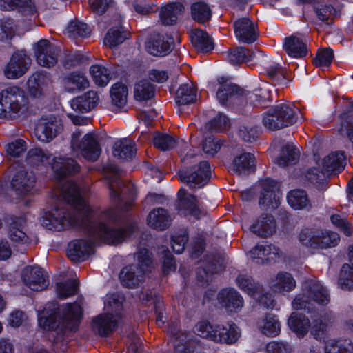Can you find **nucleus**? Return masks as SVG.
I'll list each match as a JSON object with an SVG mask.
<instances>
[{"label": "nucleus", "instance_id": "obj_39", "mask_svg": "<svg viewBox=\"0 0 353 353\" xmlns=\"http://www.w3.org/2000/svg\"><path fill=\"white\" fill-rule=\"evenodd\" d=\"M119 277L121 285L125 287L139 285L145 279V276L136 270L134 265L124 267L121 270Z\"/></svg>", "mask_w": 353, "mask_h": 353}, {"label": "nucleus", "instance_id": "obj_55", "mask_svg": "<svg viewBox=\"0 0 353 353\" xmlns=\"http://www.w3.org/2000/svg\"><path fill=\"white\" fill-rule=\"evenodd\" d=\"M153 143L157 148L165 151L172 149L176 143V139L167 134L156 132L153 137Z\"/></svg>", "mask_w": 353, "mask_h": 353}, {"label": "nucleus", "instance_id": "obj_13", "mask_svg": "<svg viewBox=\"0 0 353 353\" xmlns=\"http://www.w3.org/2000/svg\"><path fill=\"white\" fill-rule=\"evenodd\" d=\"M109 183L110 197L115 202L123 201L125 199L132 200L135 196V188L132 183H125L118 173L116 167L112 168V172L106 176Z\"/></svg>", "mask_w": 353, "mask_h": 353}, {"label": "nucleus", "instance_id": "obj_62", "mask_svg": "<svg viewBox=\"0 0 353 353\" xmlns=\"http://www.w3.org/2000/svg\"><path fill=\"white\" fill-rule=\"evenodd\" d=\"M92 11L97 14H103L109 9L116 8L115 0H90Z\"/></svg>", "mask_w": 353, "mask_h": 353}, {"label": "nucleus", "instance_id": "obj_61", "mask_svg": "<svg viewBox=\"0 0 353 353\" xmlns=\"http://www.w3.org/2000/svg\"><path fill=\"white\" fill-rule=\"evenodd\" d=\"M325 172L322 169L313 168L310 169L305 174V178L319 188H322L325 183Z\"/></svg>", "mask_w": 353, "mask_h": 353}, {"label": "nucleus", "instance_id": "obj_10", "mask_svg": "<svg viewBox=\"0 0 353 353\" xmlns=\"http://www.w3.org/2000/svg\"><path fill=\"white\" fill-rule=\"evenodd\" d=\"M299 240L308 248L324 249L336 246L340 238L336 232L329 230L312 232L303 230L299 234Z\"/></svg>", "mask_w": 353, "mask_h": 353}, {"label": "nucleus", "instance_id": "obj_51", "mask_svg": "<svg viewBox=\"0 0 353 353\" xmlns=\"http://www.w3.org/2000/svg\"><path fill=\"white\" fill-rule=\"evenodd\" d=\"M90 73L95 84L98 86L107 85L110 80V73L108 70L100 65H93L90 68Z\"/></svg>", "mask_w": 353, "mask_h": 353}, {"label": "nucleus", "instance_id": "obj_58", "mask_svg": "<svg viewBox=\"0 0 353 353\" xmlns=\"http://www.w3.org/2000/svg\"><path fill=\"white\" fill-rule=\"evenodd\" d=\"M316 16L322 22V25L330 26L332 23V19L336 14L334 8L330 5H323L316 8Z\"/></svg>", "mask_w": 353, "mask_h": 353}, {"label": "nucleus", "instance_id": "obj_30", "mask_svg": "<svg viewBox=\"0 0 353 353\" xmlns=\"http://www.w3.org/2000/svg\"><path fill=\"white\" fill-rule=\"evenodd\" d=\"M172 42V38L167 35H154L148 43V52L154 56L165 55L170 51Z\"/></svg>", "mask_w": 353, "mask_h": 353}, {"label": "nucleus", "instance_id": "obj_38", "mask_svg": "<svg viewBox=\"0 0 353 353\" xmlns=\"http://www.w3.org/2000/svg\"><path fill=\"white\" fill-rule=\"evenodd\" d=\"M255 165V157L250 152H241L235 154L232 166V170L240 175L245 173Z\"/></svg>", "mask_w": 353, "mask_h": 353}, {"label": "nucleus", "instance_id": "obj_14", "mask_svg": "<svg viewBox=\"0 0 353 353\" xmlns=\"http://www.w3.org/2000/svg\"><path fill=\"white\" fill-rule=\"evenodd\" d=\"M60 48L46 39H41L34 45L37 62L43 67L54 65L58 60Z\"/></svg>", "mask_w": 353, "mask_h": 353}, {"label": "nucleus", "instance_id": "obj_21", "mask_svg": "<svg viewBox=\"0 0 353 353\" xmlns=\"http://www.w3.org/2000/svg\"><path fill=\"white\" fill-rule=\"evenodd\" d=\"M139 299L143 304L146 305L150 303L154 305V312L157 316L156 323L158 326H163L167 316L162 296L159 294H153L150 288H146L145 291H141L139 293Z\"/></svg>", "mask_w": 353, "mask_h": 353}, {"label": "nucleus", "instance_id": "obj_2", "mask_svg": "<svg viewBox=\"0 0 353 353\" xmlns=\"http://www.w3.org/2000/svg\"><path fill=\"white\" fill-rule=\"evenodd\" d=\"M330 301L327 288H305L303 293L296 296L293 300L292 307L296 310H304L310 314L312 325L307 317L303 314L292 312L288 321L290 329L298 337H303L311 326V334L319 341L325 336L327 324L331 321L330 312L325 310H317L312 302L325 305Z\"/></svg>", "mask_w": 353, "mask_h": 353}, {"label": "nucleus", "instance_id": "obj_24", "mask_svg": "<svg viewBox=\"0 0 353 353\" xmlns=\"http://www.w3.org/2000/svg\"><path fill=\"white\" fill-rule=\"evenodd\" d=\"M21 278L23 283L27 286L48 287L49 285L48 274L37 265L26 266L21 270Z\"/></svg>", "mask_w": 353, "mask_h": 353}, {"label": "nucleus", "instance_id": "obj_56", "mask_svg": "<svg viewBox=\"0 0 353 353\" xmlns=\"http://www.w3.org/2000/svg\"><path fill=\"white\" fill-rule=\"evenodd\" d=\"M213 271L217 272L216 268H213L212 265L208 266V268H199L196 272V281L199 286L203 287L212 284L214 276Z\"/></svg>", "mask_w": 353, "mask_h": 353}, {"label": "nucleus", "instance_id": "obj_57", "mask_svg": "<svg viewBox=\"0 0 353 353\" xmlns=\"http://www.w3.org/2000/svg\"><path fill=\"white\" fill-rule=\"evenodd\" d=\"M270 97L268 90L265 88L255 90L254 92H249L246 95L247 99H248L251 103L255 106L260 105L261 107H265L267 105Z\"/></svg>", "mask_w": 353, "mask_h": 353}, {"label": "nucleus", "instance_id": "obj_28", "mask_svg": "<svg viewBox=\"0 0 353 353\" xmlns=\"http://www.w3.org/2000/svg\"><path fill=\"white\" fill-rule=\"evenodd\" d=\"M263 57V53L260 50L250 51L245 47H236L228 54V59L233 64L254 61L257 63L260 58Z\"/></svg>", "mask_w": 353, "mask_h": 353}, {"label": "nucleus", "instance_id": "obj_4", "mask_svg": "<svg viewBox=\"0 0 353 353\" xmlns=\"http://www.w3.org/2000/svg\"><path fill=\"white\" fill-rule=\"evenodd\" d=\"M123 301L124 296L119 293L108 294L105 296V312L92 319L91 327L95 334L105 337L115 330L123 310Z\"/></svg>", "mask_w": 353, "mask_h": 353}, {"label": "nucleus", "instance_id": "obj_31", "mask_svg": "<svg viewBox=\"0 0 353 353\" xmlns=\"http://www.w3.org/2000/svg\"><path fill=\"white\" fill-rule=\"evenodd\" d=\"M250 230L259 236L268 237L275 232L276 223L272 216H261L250 226Z\"/></svg>", "mask_w": 353, "mask_h": 353}, {"label": "nucleus", "instance_id": "obj_64", "mask_svg": "<svg viewBox=\"0 0 353 353\" xmlns=\"http://www.w3.org/2000/svg\"><path fill=\"white\" fill-rule=\"evenodd\" d=\"M339 284L347 287H353V269L349 264H343L339 278Z\"/></svg>", "mask_w": 353, "mask_h": 353}, {"label": "nucleus", "instance_id": "obj_20", "mask_svg": "<svg viewBox=\"0 0 353 353\" xmlns=\"http://www.w3.org/2000/svg\"><path fill=\"white\" fill-rule=\"evenodd\" d=\"M236 38L241 42L251 43L258 37L256 24L249 17H242L234 23Z\"/></svg>", "mask_w": 353, "mask_h": 353}, {"label": "nucleus", "instance_id": "obj_45", "mask_svg": "<svg viewBox=\"0 0 353 353\" xmlns=\"http://www.w3.org/2000/svg\"><path fill=\"white\" fill-rule=\"evenodd\" d=\"M190 38L194 46L199 50L208 52L213 49V43L208 34L202 30L192 31Z\"/></svg>", "mask_w": 353, "mask_h": 353}, {"label": "nucleus", "instance_id": "obj_8", "mask_svg": "<svg viewBox=\"0 0 353 353\" xmlns=\"http://www.w3.org/2000/svg\"><path fill=\"white\" fill-rule=\"evenodd\" d=\"M53 162L51 164L52 168L55 173L56 178L59 181H61L62 178L68 176L76 174L79 172L80 170L79 165L72 158L68 157H55L53 158ZM70 183L75 189V192H77V196L84 203H86L85 200L81 197L79 188L77 185L72 182V181H65L63 183L59 181V186L61 188V191L64 199L70 205L73 206V208H79L80 205L77 203V202H69L65 196V193L63 192V188L66 185V184Z\"/></svg>", "mask_w": 353, "mask_h": 353}, {"label": "nucleus", "instance_id": "obj_5", "mask_svg": "<svg viewBox=\"0 0 353 353\" xmlns=\"http://www.w3.org/2000/svg\"><path fill=\"white\" fill-rule=\"evenodd\" d=\"M194 330L202 338L229 345L235 343L241 334L240 328L233 322H228L225 325H213L207 321H201L196 324Z\"/></svg>", "mask_w": 353, "mask_h": 353}, {"label": "nucleus", "instance_id": "obj_26", "mask_svg": "<svg viewBox=\"0 0 353 353\" xmlns=\"http://www.w3.org/2000/svg\"><path fill=\"white\" fill-rule=\"evenodd\" d=\"M283 252L273 245H257L250 251L252 259H261V262H276L283 256Z\"/></svg>", "mask_w": 353, "mask_h": 353}, {"label": "nucleus", "instance_id": "obj_52", "mask_svg": "<svg viewBox=\"0 0 353 353\" xmlns=\"http://www.w3.org/2000/svg\"><path fill=\"white\" fill-rule=\"evenodd\" d=\"M127 39V34L120 28H112L106 34L104 38L105 46L113 48L121 44Z\"/></svg>", "mask_w": 353, "mask_h": 353}, {"label": "nucleus", "instance_id": "obj_42", "mask_svg": "<svg viewBox=\"0 0 353 353\" xmlns=\"http://www.w3.org/2000/svg\"><path fill=\"white\" fill-rule=\"evenodd\" d=\"M192 18L201 23L208 21L212 17V10L208 4L203 1H194L190 7Z\"/></svg>", "mask_w": 353, "mask_h": 353}, {"label": "nucleus", "instance_id": "obj_36", "mask_svg": "<svg viewBox=\"0 0 353 353\" xmlns=\"http://www.w3.org/2000/svg\"><path fill=\"white\" fill-rule=\"evenodd\" d=\"M128 88L121 83H114L110 90L111 103L114 111H119L124 109L127 104Z\"/></svg>", "mask_w": 353, "mask_h": 353}, {"label": "nucleus", "instance_id": "obj_11", "mask_svg": "<svg viewBox=\"0 0 353 353\" xmlns=\"http://www.w3.org/2000/svg\"><path fill=\"white\" fill-rule=\"evenodd\" d=\"M81 135V132L79 130L73 132L71 140L72 150L80 153L88 160L92 161L97 160L101 150L95 136L92 133H88L79 141Z\"/></svg>", "mask_w": 353, "mask_h": 353}, {"label": "nucleus", "instance_id": "obj_35", "mask_svg": "<svg viewBox=\"0 0 353 353\" xmlns=\"http://www.w3.org/2000/svg\"><path fill=\"white\" fill-rule=\"evenodd\" d=\"M299 159V150L292 143H288L282 147L280 155L276 159L275 163L281 167H287L296 164Z\"/></svg>", "mask_w": 353, "mask_h": 353}, {"label": "nucleus", "instance_id": "obj_54", "mask_svg": "<svg viewBox=\"0 0 353 353\" xmlns=\"http://www.w3.org/2000/svg\"><path fill=\"white\" fill-rule=\"evenodd\" d=\"M23 221L17 219L10 223L8 230V236L11 241L14 242L26 243L28 236L23 230Z\"/></svg>", "mask_w": 353, "mask_h": 353}, {"label": "nucleus", "instance_id": "obj_12", "mask_svg": "<svg viewBox=\"0 0 353 353\" xmlns=\"http://www.w3.org/2000/svg\"><path fill=\"white\" fill-rule=\"evenodd\" d=\"M210 167L208 161H201L200 163L190 169L181 170L179 172L180 180L189 185L190 188L198 189L203 188L209 181Z\"/></svg>", "mask_w": 353, "mask_h": 353}, {"label": "nucleus", "instance_id": "obj_63", "mask_svg": "<svg viewBox=\"0 0 353 353\" xmlns=\"http://www.w3.org/2000/svg\"><path fill=\"white\" fill-rule=\"evenodd\" d=\"M333 57V50L327 48L319 51L313 62L316 67H328Z\"/></svg>", "mask_w": 353, "mask_h": 353}, {"label": "nucleus", "instance_id": "obj_23", "mask_svg": "<svg viewBox=\"0 0 353 353\" xmlns=\"http://www.w3.org/2000/svg\"><path fill=\"white\" fill-rule=\"evenodd\" d=\"M307 37L301 34H292L285 39L283 48L287 54L294 58H303L307 54Z\"/></svg>", "mask_w": 353, "mask_h": 353}, {"label": "nucleus", "instance_id": "obj_37", "mask_svg": "<svg viewBox=\"0 0 353 353\" xmlns=\"http://www.w3.org/2000/svg\"><path fill=\"white\" fill-rule=\"evenodd\" d=\"M256 325L260 331L268 336H276L281 331L277 316L272 314H266L263 319L257 321Z\"/></svg>", "mask_w": 353, "mask_h": 353}, {"label": "nucleus", "instance_id": "obj_60", "mask_svg": "<svg viewBox=\"0 0 353 353\" xmlns=\"http://www.w3.org/2000/svg\"><path fill=\"white\" fill-rule=\"evenodd\" d=\"M27 149V145L25 141L19 139L6 145L7 154L13 158L19 157Z\"/></svg>", "mask_w": 353, "mask_h": 353}, {"label": "nucleus", "instance_id": "obj_59", "mask_svg": "<svg viewBox=\"0 0 353 353\" xmlns=\"http://www.w3.org/2000/svg\"><path fill=\"white\" fill-rule=\"evenodd\" d=\"M66 31L70 37H85L90 33V30L85 23L77 21H71L68 26Z\"/></svg>", "mask_w": 353, "mask_h": 353}, {"label": "nucleus", "instance_id": "obj_25", "mask_svg": "<svg viewBox=\"0 0 353 353\" xmlns=\"http://www.w3.org/2000/svg\"><path fill=\"white\" fill-rule=\"evenodd\" d=\"M61 83L64 90L69 93L80 92L90 86V81L87 77L79 72H72L64 74L61 78Z\"/></svg>", "mask_w": 353, "mask_h": 353}, {"label": "nucleus", "instance_id": "obj_6", "mask_svg": "<svg viewBox=\"0 0 353 353\" xmlns=\"http://www.w3.org/2000/svg\"><path fill=\"white\" fill-rule=\"evenodd\" d=\"M28 99L19 87L12 86L0 92V117L15 119L28 108Z\"/></svg>", "mask_w": 353, "mask_h": 353}, {"label": "nucleus", "instance_id": "obj_32", "mask_svg": "<svg viewBox=\"0 0 353 353\" xmlns=\"http://www.w3.org/2000/svg\"><path fill=\"white\" fill-rule=\"evenodd\" d=\"M136 152L134 142L126 138L117 141L112 149L114 157L126 161L132 159L135 156Z\"/></svg>", "mask_w": 353, "mask_h": 353}, {"label": "nucleus", "instance_id": "obj_19", "mask_svg": "<svg viewBox=\"0 0 353 353\" xmlns=\"http://www.w3.org/2000/svg\"><path fill=\"white\" fill-rule=\"evenodd\" d=\"M178 199L177 209L181 214L185 216H192L197 219H199L203 215L196 196L188 194L185 189L179 190Z\"/></svg>", "mask_w": 353, "mask_h": 353}, {"label": "nucleus", "instance_id": "obj_50", "mask_svg": "<svg viewBox=\"0 0 353 353\" xmlns=\"http://www.w3.org/2000/svg\"><path fill=\"white\" fill-rule=\"evenodd\" d=\"M134 99L139 101L150 99L154 94L153 85L146 80L137 83L134 89Z\"/></svg>", "mask_w": 353, "mask_h": 353}, {"label": "nucleus", "instance_id": "obj_27", "mask_svg": "<svg viewBox=\"0 0 353 353\" xmlns=\"http://www.w3.org/2000/svg\"><path fill=\"white\" fill-rule=\"evenodd\" d=\"M99 101L98 93L90 90L83 94L73 99L70 102L71 108L77 113H83L94 108Z\"/></svg>", "mask_w": 353, "mask_h": 353}, {"label": "nucleus", "instance_id": "obj_29", "mask_svg": "<svg viewBox=\"0 0 353 353\" xmlns=\"http://www.w3.org/2000/svg\"><path fill=\"white\" fill-rule=\"evenodd\" d=\"M219 82L220 87L216 92V97L221 104H225L230 99H237L243 95V91L238 85L223 77L219 79Z\"/></svg>", "mask_w": 353, "mask_h": 353}, {"label": "nucleus", "instance_id": "obj_22", "mask_svg": "<svg viewBox=\"0 0 353 353\" xmlns=\"http://www.w3.org/2000/svg\"><path fill=\"white\" fill-rule=\"evenodd\" d=\"M220 305L229 313H238L243 307L244 301L233 288H223L217 295Z\"/></svg>", "mask_w": 353, "mask_h": 353}, {"label": "nucleus", "instance_id": "obj_34", "mask_svg": "<svg viewBox=\"0 0 353 353\" xmlns=\"http://www.w3.org/2000/svg\"><path fill=\"white\" fill-rule=\"evenodd\" d=\"M184 11V7L181 3H172L161 8L159 17L162 24L170 26L175 23L179 16Z\"/></svg>", "mask_w": 353, "mask_h": 353}, {"label": "nucleus", "instance_id": "obj_41", "mask_svg": "<svg viewBox=\"0 0 353 353\" xmlns=\"http://www.w3.org/2000/svg\"><path fill=\"white\" fill-rule=\"evenodd\" d=\"M287 200L288 204L294 210H303L311 207L307 194L303 190H291L287 196Z\"/></svg>", "mask_w": 353, "mask_h": 353}, {"label": "nucleus", "instance_id": "obj_48", "mask_svg": "<svg viewBox=\"0 0 353 353\" xmlns=\"http://www.w3.org/2000/svg\"><path fill=\"white\" fill-rule=\"evenodd\" d=\"M245 293L253 298L260 305L266 308L274 306V299L270 293L265 292L264 288H243Z\"/></svg>", "mask_w": 353, "mask_h": 353}, {"label": "nucleus", "instance_id": "obj_17", "mask_svg": "<svg viewBox=\"0 0 353 353\" xmlns=\"http://www.w3.org/2000/svg\"><path fill=\"white\" fill-rule=\"evenodd\" d=\"M30 63L31 59L25 53H14L4 68V76L8 79L20 78L26 73Z\"/></svg>", "mask_w": 353, "mask_h": 353}, {"label": "nucleus", "instance_id": "obj_16", "mask_svg": "<svg viewBox=\"0 0 353 353\" xmlns=\"http://www.w3.org/2000/svg\"><path fill=\"white\" fill-rule=\"evenodd\" d=\"M63 130L61 121L55 117L41 118L36 128L35 134L42 142H49L55 138Z\"/></svg>", "mask_w": 353, "mask_h": 353}, {"label": "nucleus", "instance_id": "obj_33", "mask_svg": "<svg viewBox=\"0 0 353 353\" xmlns=\"http://www.w3.org/2000/svg\"><path fill=\"white\" fill-rule=\"evenodd\" d=\"M172 219L166 210L157 208L152 210L148 216V224L157 230H163L168 228Z\"/></svg>", "mask_w": 353, "mask_h": 353}, {"label": "nucleus", "instance_id": "obj_53", "mask_svg": "<svg viewBox=\"0 0 353 353\" xmlns=\"http://www.w3.org/2000/svg\"><path fill=\"white\" fill-rule=\"evenodd\" d=\"M273 287H295L296 281L291 273L279 271L271 278Z\"/></svg>", "mask_w": 353, "mask_h": 353}, {"label": "nucleus", "instance_id": "obj_1", "mask_svg": "<svg viewBox=\"0 0 353 353\" xmlns=\"http://www.w3.org/2000/svg\"><path fill=\"white\" fill-rule=\"evenodd\" d=\"M65 199L69 202H77L80 207L70 210L54 208L46 212L42 217V225L49 230H61L69 226L83 228L92 238L89 241L74 240L68 244V257L73 262L84 261L93 251V245L97 240H101L110 245H117L134 234L138 230L135 223L125 228H113L106 223L117 220L116 212L108 210L97 218H94L90 206L83 202L77 196L74 188L68 183L63 188Z\"/></svg>", "mask_w": 353, "mask_h": 353}, {"label": "nucleus", "instance_id": "obj_7", "mask_svg": "<svg viewBox=\"0 0 353 353\" xmlns=\"http://www.w3.org/2000/svg\"><path fill=\"white\" fill-rule=\"evenodd\" d=\"M297 121L294 108L283 103L271 107L263 117V124L269 130L275 131L292 125Z\"/></svg>", "mask_w": 353, "mask_h": 353}, {"label": "nucleus", "instance_id": "obj_9", "mask_svg": "<svg viewBox=\"0 0 353 353\" xmlns=\"http://www.w3.org/2000/svg\"><path fill=\"white\" fill-rule=\"evenodd\" d=\"M168 333L172 337L174 353H200V340L190 332L182 331L178 321L168 324Z\"/></svg>", "mask_w": 353, "mask_h": 353}, {"label": "nucleus", "instance_id": "obj_47", "mask_svg": "<svg viewBox=\"0 0 353 353\" xmlns=\"http://www.w3.org/2000/svg\"><path fill=\"white\" fill-rule=\"evenodd\" d=\"M51 158V154L47 150L34 148L28 151L26 161L32 166H39L45 163H49Z\"/></svg>", "mask_w": 353, "mask_h": 353}, {"label": "nucleus", "instance_id": "obj_18", "mask_svg": "<svg viewBox=\"0 0 353 353\" xmlns=\"http://www.w3.org/2000/svg\"><path fill=\"white\" fill-rule=\"evenodd\" d=\"M262 191L260 194L259 204L263 210H273L280 204V192L276 183L271 179L262 181Z\"/></svg>", "mask_w": 353, "mask_h": 353}, {"label": "nucleus", "instance_id": "obj_46", "mask_svg": "<svg viewBox=\"0 0 353 353\" xmlns=\"http://www.w3.org/2000/svg\"><path fill=\"white\" fill-rule=\"evenodd\" d=\"M137 265L136 270L143 276L151 272L154 268L151 253L145 248H141L136 253Z\"/></svg>", "mask_w": 353, "mask_h": 353}, {"label": "nucleus", "instance_id": "obj_49", "mask_svg": "<svg viewBox=\"0 0 353 353\" xmlns=\"http://www.w3.org/2000/svg\"><path fill=\"white\" fill-rule=\"evenodd\" d=\"M5 10L18 8L23 14L32 15L36 12L34 5L31 0H5L1 5Z\"/></svg>", "mask_w": 353, "mask_h": 353}, {"label": "nucleus", "instance_id": "obj_44", "mask_svg": "<svg viewBox=\"0 0 353 353\" xmlns=\"http://www.w3.org/2000/svg\"><path fill=\"white\" fill-rule=\"evenodd\" d=\"M325 353H353V344L350 339H330L325 345Z\"/></svg>", "mask_w": 353, "mask_h": 353}, {"label": "nucleus", "instance_id": "obj_40", "mask_svg": "<svg viewBox=\"0 0 353 353\" xmlns=\"http://www.w3.org/2000/svg\"><path fill=\"white\" fill-rule=\"evenodd\" d=\"M345 164L343 153L338 152L330 153L321 162L322 168L325 172H339L345 168Z\"/></svg>", "mask_w": 353, "mask_h": 353}, {"label": "nucleus", "instance_id": "obj_15", "mask_svg": "<svg viewBox=\"0 0 353 353\" xmlns=\"http://www.w3.org/2000/svg\"><path fill=\"white\" fill-rule=\"evenodd\" d=\"M36 181V176L33 172L23 169L13 175L10 185L17 196H25L34 190Z\"/></svg>", "mask_w": 353, "mask_h": 353}, {"label": "nucleus", "instance_id": "obj_3", "mask_svg": "<svg viewBox=\"0 0 353 353\" xmlns=\"http://www.w3.org/2000/svg\"><path fill=\"white\" fill-rule=\"evenodd\" d=\"M82 307L79 303L63 306L61 315L57 302L46 303L42 310L37 311L38 325L49 332V339L55 343L66 344L70 334L78 328L82 316Z\"/></svg>", "mask_w": 353, "mask_h": 353}, {"label": "nucleus", "instance_id": "obj_43", "mask_svg": "<svg viewBox=\"0 0 353 353\" xmlns=\"http://www.w3.org/2000/svg\"><path fill=\"white\" fill-rule=\"evenodd\" d=\"M196 99V90L191 82L182 84L176 91V103L179 106L194 103Z\"/></svg>", "mask_w": 353, "mask_h": 353}]
</instances>
